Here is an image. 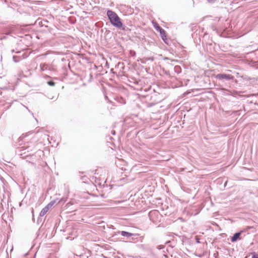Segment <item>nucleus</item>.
<instances>
[{"mask_svg":"<svg viewBox=\"0 0 258 258\" xmlns=\"http://www.w3.org/2000/svg\"><path fill=\"white\" fill-rule=\"evenodd\" d=\"M107 15L111 23L113 26L117 28L121 27L122 24L120 21V19L115 12L111 10H108L107 12Z\"/></svg>","mask_w":258,"mask_h":258,"instance_id":"f257e3e1","label":"nucleus"},{"mask_svg":"<svg viewBox=\"0 0 258 258\" xmlns=\"http://www.w3.org/2000/svg\"><path fill=\"white\" fill-rule=\"evenodd\" d=\"M216 78L220 80H232L233 78V77L231 75H227V74H218L216 76Z\"/></svg>","mask_w":258,"mask_h":258,"instance_id":"f03ea898","label":"nucleus"},{"mask_svg":"<svg viewBox=\"0 0 258 258\" xmlns=\"http://www.w3.org/2000/svg\"><path fill=\"white\" fill-rule=\"evenodd\" d=\"M50 208L46 205L44 208H43L40 213V216L42 217L45 215V214L48 211Z\"/></svg>","mask_w":258,"mask_h":258,"instance_id":"7ed1b4c3","label":"nucleus"},{"mask_svg":"<svg viewBox=\"0 0 258 258\" xmlns=\"http://www.w3.org/2000/svg\"><path fill=\"white\" fill-rule=\"evenodd\" d=\"M61 200H58V199H56L51 201L49 203H48L47 206L50 209L55 204L59 203L60 202Z\"/></svg>","mask_w":258,"mask_h":258,"instance_id":"20e7f679","label":"nucleus"},{"mask_svg":"<svg viewBox=\"0 0 258 258\" xmlns=\"http://www.w3.org/2000/svg\"><path fill=\"white\" fill-rule=\"evenodd\" d=\"M61 200H58V199H56L51 201L49 203H48L47 206L50 209L55 204L59 203L60 202Z\"/></svg>","mask_w":258,"mask_h":258,"instance_id":"39448f33","label":"nucleus"},{"mask_svg":"<svg viewBox=\"0 0 258 258\" xmlns=\"http://www.w3.org/2000/svg\"><path fill=\"white\" fill-rule=\"evenodd\" d=\"M61 200H58V199H56L51 201L49 203H48L47 206L50 209L55 204L59 203L60 202Z\"/></svg>","mask_w":258,"mask_h":258,"instance_id":"423d86ee","label":"nucleus"},{"mask_svg":"<svg viewBox=\"0 0 258 258\" xmlns=\"http://www.w3.org/2000/svg\"><path fill=\"white\" fill-rule=\"evenodd\" d=\"M240 235V232L235 233L231 238V241L235 242L237 240V239L239 237Z\"/></svg>","mask_w":258,"mask_h":258,"instance_id":"0eeeda50","label":"nucleus"},{"mask_svg":"<svg viewBox=\"0 0 258 258\" xmlns=\"http://www.w3.org/2000/svg\"><path fill=\"white\" fill-rule=\"evenodd\" d=\"M153 23L154 24V27L156 30L159 31V32L161 31L162 32H164V30L162 28H161L157 23L154 22H153Z\"/></svg>","mask_w":258,"mask_h":258,"instance_id":"6e6552de","label":"nucleus"},{"mask_svg":"<svg viewBox=\"0 0 258 258\" xmlns=\"http://www.w3.org/2000/svg\"><path fill=\"white\" fill-rule=\"evenodd\" d=\"M121 235L123 236H126V237H129L133 236V234L128 232L123 231H121Z\"/></svg>","mask_w":258,"mask_h":258,"instance_id":"1a4fd4ad","label":"nucleus"},{"mask_svg":"<svg viewBox=\"0 0 258 258\" xmlns=\"http://www.w3.org/2000/svg\"><path fill=\"white\" fill-rule=\"evenodd\" d=\"M160 35H161V37L162 39H163V40L165 42V40H166V36L165 35V31L164 30V32L160 31Z\"/></svg>","mask_w":258,"mask_h":258,"instance_id":"9d476101","label":"nucleus"},{"mask_svg":"<svg viewBox=\"0 0 258 258\" xmlns=\"http://www.w3.org/2000/svg\"><path fill=\"white\" fill-rule=\"evenodd\" d=\"M48 84L50 86H53L55 83L52 81H49L48 82Z\"/></svg>","mask_w":258,"mask_h":258,"instance_id":"9b49d317","label":"nucleus"},{"mask_svg":"<svg viewBox=\"0 0 258 258\" xmlns=\"http://www.w3.org/2000/svg\"><path fill=\"white\" fill-rule=\"evenodd\" d=\"M252 258H258V254L255 253H253Z\"/></svg>","mask_w":258,"mask_h":258,"instance_id":"f8f14e48","label":"nucleus"},{"mask_svg":"<svg viewBox=\"0 0 258 258\" xmlns=\"http://www.w3.org/2000/svg\"><path fill=\"white\" fill-rule=\"evenodd\" d=\"M209 3H214L216 0H207Z\"/></svg>","mask_w":258,"mask_h":258,"instance_id":"ddd939ff","label":"nucleus"},{"mask_svg":"<svg viewBox=\"0 0 258 258\" xmlns=\"http://www.w3.org/2000/svg\"><path fill=\"white\" fill-rule=\"evenodd\" d=\"M112 134L113 135H114V134H115V132H114V131L112 132Z\"/></svg>","mask_w":258,"mask_h":258,"instance_id":"4468645a","label":"nucleus"},{"mask_svg":"<svg viewBox=\"0 0 258 258\" xmlns=\"http://www.w3.org/2000/svg\"><path fill=\"white\" fill-rule=\"evenodd\" d=\"M13 59H14V61H15V62H16V59H15V57H14V56L13 57Z\"/></svg>","mask_w":258,"mask_h":258,"instance_id":"2eb2a0df","label":"nucleus"}]
</instances>
